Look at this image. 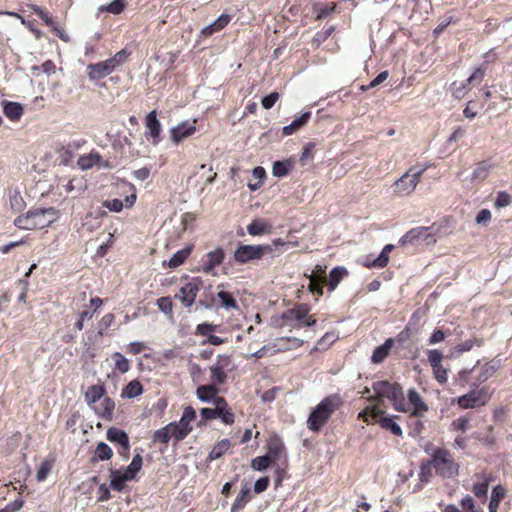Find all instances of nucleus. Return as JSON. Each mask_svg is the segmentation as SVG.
<instances>
[{
  "instance_id": "052dcab7",
  "label": "nucleus",
  "mask_w": 512,
  "mask_h": 512,
  "mask_svg": "<svg viewBox=\"0 0 512 512\" xmlns=\"http://www.w3.org/2000/svg\"><path fill=\"white\" fill-rule=\"evenodd\" d=\"M52 469V463L48 460H44L41 462L40 466L37 469L36 478L39 482L44 481L48 474Z\"/></svg>"
},
{
  "instance_id": "69168bd1",
  "label": "nucleus",
  "mask_w": 512,
  "mask_h": 512,
  "mask_svg": "<svg viewBox=\"0 0 512 512\" xmlns=\"http://www.w3.org/2000/svg\"><path fill=\"white\" fill-rule=\"evenodd\" d=\"M469 88H465L464 83H457L456 81L451 84L452 96L456 99H462L468 93Z\"/></svg>"
},
{
  "instance_id": "58836bf2",
  "label": "nucleus",
  "mask_w": 512,
  "mask_h": 512,
  "mask_svg": "<svg viewBox=\"0 0 512 512\" xmlns=\"http://www.w3.org/2000/svg\"><path fill=\"white\" fill-rule=\"evenodd\" d=\"M87 75L90 80H100L108 76L110 73L107 70L104 62L89 64L86 68Z\"/></svg>"
},
{
  "instance_id": "c85d7f7f",
  "label": "nucleus",
  "mask_w": 512,
  "mask_h": 512,
  "mask_svg": "<svg viewBox=\"0 0 512 512\" xmlns=\"http://www.w3.org/2000/svg\"><path fill=\"white\" fill-rule=\"evenodd\" d=\"M172 438L176 441L175 427L170 423L156 430L152 436L154 443H161L165 446V448H167L168 442Z\"/></svg>"
},
{
  "instance_id": "4c0bfd02",
  "label": "nucleus",
  "mask_w": 512,
  "mask_h": 512,
  "mask_svg": "<svg viewBox=\"0 0 512 512\" xmlns=\"http://www.w3.org/2000/svg\"><path fill=\"white\" fill-rule=\"evenodd\" d=\"M105 388L102 385H91L85 392V401L89 406L104 398Z\"/></svg>"
},
{
  "instance_id": "ddd939ff",
  "label": "nucleus",
  "mask_w": 512,
  "mask_h": 512,
  "mask_svg": "<svg viewBox=\"0 0 512 512\" xmlns=\"http://www.w3.org/2000/svg\"><path fill=\"white\" fill-rule=\"evenodd\" d=\"M196 419V411L192 406H187L178 422H171L175 427L176 442L184 440L193 430L191 423Z\"/></svg>"
},
{
  "instance_id": "c9c22d12",
  "label": "nucleus",
  "mask_w": 512,
  "mask_h": 512,
  "mask_svg": "<svg viewBox=\"0 0 512 512\" xmlns=\"http://www.w3.org/2000/svg\"><path fill=\"white\" fill-rule=\"evenodd\" d=\"M251 499H252L251 489L246 484L242 487L240 493L237 495L236 499L234 500L232 507H231V512H238V511L242 510Z\"/></svg>"
},
{
  "instance_id": "5fc2aeb1",
  "label": "nucleus",
  "mask_w": 512,
  "mask_h": 512,
  "mask_svg": "<svg viewBox=\"0 0 512 512\" xmlns=\"http://www.w3.org/2000/svg\"><path fill=\"white\" fill-rule=\"evenodd\" d=\"M470 417L461 416L452 421L450 425V430L452 431H460L462 433L466 432L470 426Z\"/></svg>"
},
{
  "instance_id": "a211bd4d",
  "label": "nucleus",
  "mask_w": 512,
  "mask_h": 512,
  "mask_svg": "<svg viewBox=\"0 0 512 512\" xmlns=\"http://www.w3.org/2000/svg\"><path fill=\"white\" fill-rule=\"evenodd\" d=\"M225 259V252L223 248L218 247L213 251L208 252L202 259L200 270L206 274L215 275L214 269L221 265Z\"/></svg>"
},
{
  "instance_id": "412c9836",
  "label": "nucleus",
  "mask_w": 512,
  "mask_h": 512,
  "mask_svg": "<svg viewBox=\"0 0 512 512\" xmlns=\"http://www.w3.org/2000/svg\"><path fill=\"white\" fill-rule=\"evenodd\" d=\"M311 308L306 303H300L293 308L286 310L282 314V319L286 324H291L296 321L299 323L298 327L303 326V320L310 312Z\"/></svg>"
},
{
  "instance_id": "2eb2a0df",
  "label": "nucleus",
  "mask_w": 512,
  "mask_h": 512,
  "mask_svg": "<svg viewBox=\"0 0 512 512\" xmlns=\"http://www.w3.org/2000/svg\"><path fill=\"white\" fill-rule=\"evenodd\" d=\"M231 363L230 355L223 354L217 356L216 363L210 367L211 380L213 383L223 385L227 381V371L230 370L229 367Z\"/></svg>"
},
{
  "instance_id": "0eeeda50",
  "label": "nucleus",
  "mask_w": 512,
  "mask_h": 512,
  "mask_svg": "<svg viewBox=\"0 0 512 512\" xmlns=\"http://www.w3.org/2000/svg\"><path fill=\"white\" fill-rule=\"evenodd\" d=\"M48 214H53L52 208L31 210L24 215L18 216L14 224L24 230L43 229L53 221L51 217H47Z\"/></svg>"
},
{
  "instance_id": "f257e3e1",
  "label": "nucleus",
  "mask_w": 512,
  "mask_h": 512,
  "mask_svg": "<svg viewBox=\"0 0 512 512\" xmlns=\"http://www.w3.org/2000/svg\"><path fill=\"white\" fill-rule=\"evenodd\" d=\"M424 452L429 456L437 476L452 479L459 475L460 465L449 449L429 442L424 446Z\"/></svg>"
},
{
  "instance_id": "423d86ee",
  "label": "nucleus",
  "mask_w": 512,
  "mask_h": 512,
  "mask_svg": "<svg viewBox=\"0 0 512 512\" xmlns=\"http://www.w3.org/2000/svg\"><path fill=\"white\" fill-rule=\"evenodd\" d=\"M366 423H378L380 427L386 431L391 432L394 436L402 437L403 432L401 427L396 423L399 416H389L386 412L378 406H368L358 415Z\"/></svg>"
},
{
  "instance_id": "cd10ccee",
  "label": "nucleus",
  "mask_w": 512,
  "mask_h": 512,
  "mask_svg": "<svg viewBox=\"0 0 512 512\" xmlns=\"http://www.w3.org/2000/svg\"><path fill=\"white\" fill-rule=\"evenodd\" d=\"M395 344L394 338H388L385 342L376 347L371 356V362L373 364H380L390 355V352Z\"/></svg>"
},
{
  "instance_id": "6e6552de",
  "label": "nucleus",
  "mask_w": 512,
  "mask_h": 512,
  "mask_svg": "<svg viewBox=\"0 0 512 512\" xmlns=\"http://www.w3.org/2000/svg\"><path fill=\"white\" fill-rule=\"evenodd\" d=\"M184 279L186 282L180 287L179 292L174 295V299L179 300L183 307L190 308L195 303L204 282L198 276H185Z\"/></svg>"
},
{
  "instance_id": "f03ea898",
  "label": "nucleus",
  "mask_w": 512,
  "mask_h": 512,
  "mask_svg": "<svg viewBox=\"0 0 512 512\" xmlns=\"http://www.w3.org/2000/svg\"><path fill=\"white\" fill-rule=\"evenodd\" d=\"M343 404L344 400L338 393L326 396L311 410L306 422L307 428L313 433H319Z\"/></svg>"
},
{
  "instance_id": "79ce46f5",
  "label": "nucleus",
  "mask_w": 512,
  "mask_h": 512,
  "mask_svg": "<svg viewBox=\"0 0 512 512\" xmlns=\"http://www.w3.org/2000/svg\"><path fill=\"white\" fill-rule=\"evenodd\" d=\"M193 250V246H186L183 249L177 251L169 260L168 266L170 268H177L181 266L187 258L190 256L191 252Z\"/></svg>"
},
{
  "instance_id": "c03bdc74",
  "label": "nucleus",
  "mask_w": 512,
  "mask_h": 512,
  "mask_svg": "<svg viewBox=\"0 0 512 512\" xmlns=\"http://www.w3.org/2000/svg\"><path fill=\"white\" fill-rule=\"evenodd\" d=\"M142 463V457L139 454L135 455L125 471L122 472L124 474V479H129L130 481L135 479L137 473L142 468Z\"/></svg>"
},
{
  "instance_id": "13d9d810",
  "label": "nucleus",
  "mask_w": 512,
  "mask_h": 512,
  "mask_svg": "<svg viewBox=\"0 0 512 512\" xmlns=\"http://www.w3.org/2000/svg\"><path fill=\"white\" fill-rule=\"evenodd\" d=\"M489 488V480L485 479L483 482H476L473 484L472 492L477 498H486Z\"/></svg>"
},
{
  "instance_id": "39448f33",
  "label": "nucleus",
  "mask_w": 512,
  "mask_h": 512,
  "mask_svg": "<svg viewBox=\"0 0 512 512\" xmlns=\"http://www.w3.org/2000/svg\"><path fill=\"white\" fill-rule=\"evenodd\" d=\"M429 167L430 165L428 164H416L411 166L392 184L393 194L397 197L411 195L416 190L423 174Z\"/></svg>"
},
{
  "instance_id": "774afa93",
  "label": "nucleus",
  "mask_w": 512,
  "mask_h": 512,
  "mask_svg": "<svg viewBox=\"0 0 512 512\" xmlns=\"http://www.w3.org/2000/svg\"><path fill=\"white\" fill-rule=\"evenodd\" d=\"M434 378L437 380L440 384H445L448 380V371L446 368L443 367V365L436 366L432 368Z\"/></svg>"
},
{
  "instance_id": "a19ab883",
  "label": "nucleus",
  "mask_w": 512,
  "mask_h": 512,
  "mask_svg": "<svg viewBox=\"0 0 512 512\" xmlns=\"http://www.w3.org/2000/svg\"><path fill=\"white\" fill-rule=\"evenodd\" d=\"M113 456V450L109 445L104 442H99L96 446L93 457L91 458L92 462L98 461H106L110 460Z\"/></svg>"
},
{
  "instance_id": "c756f323",
  "label": "nucleus",
  "mask_w": 512,
  "mask_h": 512,
  "mask_svg": "<svg viewBox=\"0 0 512 512\" xmlns=\"http://www.w3.org/2000/svg\"><path fill=\"white\" fill-rule=\"evenodd\" d=\"M218 384L211 383L207 385H200L196 389V395L199 400L202 402H213L215 403V399L218 398L219 389L217 387Z\"/></svg>"
},
{
  "instance_id": "a878e982",
  "label": "nucleus",
  "mask_w": 512,
  "mask_h": 512,
  "mask_svg": "<svg viewBox=\"0 0 512 512\" xmlns=\"http://www.w3.org/2000/svg\"><path fill=\"white\" fill-rule=\"evenodd\" d=\"M95 413L105 421H111L115 410V402L110 397H104L98 406L93 407Z\"/></svg>"
},
{
  "instance_id": "4468645a",
  "label": "nucleus",
  "mask_w": 512,
  "mask_h": 512,
  "mask_svg": "<svg viewBox=\"0 0 512 512\" xmlns=\"http://www.w3.org/2000/svg\"><path fill=\"white\" fill-rule=\"evenodd\" d=\"M27 7L32 10L35 14H37L41 20L48 26L50 27L51 31L57 36L59 37L62 41L64 42H69L70 41V36L64 31L63 28H61L57 22H55V20L53 19V17L50 15V13L36 5V4H28Z\"/></svg>"
},
{
  "instance_id": "bf43d9fd",
  "label": "nucleus",
  "mask_w": 512,
  "mask_h": 512,
  "mask_svg": "<svg viewBox=\"0 0 512 512\" xmlns=\"http://www.w3.org/2000/svg\"><path fill=\"white\" fill-rule=\"evenodd\" d=\"M9 16L15 17L21 21L23 25H25L37 39L41 38V31L34 27V21H27L23 16L16 12H7Z\"/></svg>"
},
{
  "instance_id": "4d7b16f0",
  "label": "nucleus",
  "mask_w": 512,
  "mask_h": 512,
  "mask_svg": "<svg viewBox=\"0 0 512 512\" xmlns=\"http://www.w3.org/2000/svg\"><path fill=\"white\" fill-rule=\"evenodd\" d=\"M482 345H483L482 339L474 338V339L465 340L464 342L458 344L455 347V349L459 353H464V352L470 351L474 346L480 347Z\"/></svg>"
},
{
  "instance_id": "20e7f679",
  "label": "nucleus",
  "mask_w": 512,
  "mask_h": 512,
  "mask_svg": "<svg viewBox=\"0 0 512 512\" xmlns=\"http://www.w3.org/2000/svg\"><path fill=\"white\" fill-rule=\"evenodd\" d=\"M372 389L375 392V395L369 398L370 401L386 398L392 402L393 408L396 411H410V408L407 406L405 401L403 389L399 383L380 380L372 384Z\"/></svg>"
},
{
  "instance_id": "a18cd8bd",
  "label": "nucleus",
  "mask_w": 512,
  "mask_h": 512,
  "mask_svg": "<svg viewBox=\"0 0 512 512\" xmlns=\"http://www.w3.org/2000/svg\"><path fill=\"white\" fill-rule=\"evenodd\" d=\"M110 477V487L117 492L123 491L125 488V482L130 481L129 479H124V474L115 469H110Z\"/></svg>"
},
{
  "instance_id": "aec40b11",
  "label": "nucleus",
  "mask_w": 512,
  "mask_h": 512,
  "mask_svg": "<svg viewBox=\"0 0 512 512\" xmlns=\"http://www.w3.org/2000/svg\"><path fill=\"white\" fill-rule=\"evenodd\" d=\"M407 396L408 403L406 404L410 408V411L407 413L410 414V417H421L428 411V405L423 401L421 395L415 389H410Z\"/></svg>"
},
{
  "instance_id": "37998d69",
  "label": "nucleus",
  "mask_w": 512,
  "mask_h": 512,
  "mask_svg": "<svg viewBox=\"0 0 512 512\" xmlns=\"http://www.w3.org/2000/svg\"><path fill=\"white\" fill-rule=\"evenodd\" d=\"M143 393V386L137 379L130 381L121 392L123 398H135Z\"/></svg>"
},
{
  "instance_id": "f704fd0d",
  "label": "nucleus",
  "mask_w": 512,
  "mask_h": 512,
  "mask_svg": "<svg viewBox=\"0 0 512 512\" xmlns=\"http://www.w3.org/2000/svg\"><path fill=\"white\" fill-rule=\"evenodd\" d=\"M272 225L264 219L253 220L248 226L247 231L251 236H260L269 234L271 232Z\"/></svg>"
},
{
  "instance_id": "b1692460",
  "label": "nucleus",
  "mask_w": 512,
  "mask_h": 512,
  "mask_svg": "<svg viewBox=\"0 0 512 512\" xmlns=\"http://www.w3.org/2000/svg\"><path fill=\"white\" fill-rule=\"evenodd\" d=\"M216 417L220 418L221 421L226 425H232L235 422V414L229 407L224 397H218L214 403Z\"/></svg>"
},
{
  "instance_id": "393cba45",
  "label": "nucleus",
  "mask_w": 512,
  "mask_h": 512,
  "mask_svg": "<svg viewBox=\"0 0 512 512\" xmlns=\"http://www.w3.org/2000/svg\"><path fill=\"white\" fill-rule=\"evenodd\" d=\"M106 438L108 441L120 445L119 453L121 455L128 454L130 448L129 437L123 430L114 427L109 428L106 433Z\"/></svg>"
},
{
  "instance_id": "dca6fc26",
  "label": "nucleus",
  "mask_w": 512,
  "mask_h": 512,
  "mask_svg": "<svg viewBox=\"0 0 512 512\" xmlns=\"http://www.w3.org/2000/svg\"><path fill=\"white\" fill-rule=\"evenodd\" d=\"M267 456L275 463H287V452L282 439L276 435H271L266 442Z\"/></svg>"
},
{
  "instance_id": "5701e85b",
  "label": "nucleus",
  "mask_w": 512,
  "mask_h": 512,
  "mask_svg": "<svg viewBox=\"0 0 512 512\" xmlns=\"http://www.w3.org/2000/svg\"><path fill=\"white\" fill-rule=\"evenodd\" d=\"M145 126L147 129L146 136H150L152 138L153 144L157 145L160 142L162 126L157 119L156 110H153L147 114L145 118Z\"/></svg>"
},
{
  "instance_id": "0e129e2a",
  "label": "nucleus",
  "mask_w": 512,
  "mask_h": 512,
  "mask_svg": "<svg viewBox=\"0 0 512 512\" xmlns=\"http://www.w3.org/2000/svg\"><path fill=\"white\" fill-rule=\"evenodd\" d=\"M512 203V197L506 191H499L496 196L495 206L498 208L507 207Z\"/></svg>"
},
{
  "instance_id": "338daca9",
  "label": "nucleus",
  "mask_w": 512,
  "mask_h": 512,
  "mask_svg": "<svg viewBox=\"0 0 512 512\" xmlns=\"http://www.w3.org/2000/svg\"><path fill=\"white\" fill-rule=\"evenodd\" d=\"M389 255L386 252L381 251L380 255L372 262H368L365 265L367 267L384 268L389 263Z\"/></svg>"
},
{
  "instance_id": "864d4df0",
  "label": "nucleus",
  "mask_w": 512,
  "mask_h": 512,
  "mask_svg": "<svg viewBox=\"0 0 512 512\" xmlns=\"http://www.w3.org/2000/svg\"><path fill=\"white\" fill-rule=\"evenodd\" d=\"M272 464H274V462L265 454L252 459L251 468L255 471H263Z\"/></svg>"
},
{
  "instance_id": "ea45409f",
  "label": "nucleus",
  "mask_w": 512,
  "mask_h": 512,
  "mask_svg": "<svg viewBox=\"0 0 512 512\" xmlns=\"http://www.w3.org/2000/svg\"><path fill=\"white\" fill-rule=\"evenodd\" d=\"M231 447V441L229 439H222L216 443L208 455V460L213 461L221 458L225 455Z\"/></svg>"
},
{
  "instance_id": "49530a36",
  "label": "nucleus",
  "mask_w": 512,
  "mask_h": 512,
  "mask_svg": "<svg viewBox=\"0 0 512 512\" xmlns=\"http://www.w3.org/2000/svg\"><path fill=\"white\" fill-rule=\"evenodd\" d=\"M491 167L492 165L486 161H481L477 163L472 173V180L479 182L484 181L489 176Z\"/></svg>"
},
{
  "instance_id": "6ab92c4d",
  "label": "nucleus",
  "mask_w": 512,
  "mask_h": 512,
  "mask_svg": "<svg viewBox=\"0 0 512 512\" xmlns=\"http://www.w3.org/2000/svg\"><path fill=\"white\" fill-rule=\"evenodd\" d=\"M197 119H194L192 122L183 121L179 123L176 127L170 129V138L173 143L179 144L184 139L192 136L197 131L196 124Z\"/></svg>"
},
{
  "instance_id": "680f3d73",
  "label": "nucleus",
  "mask_w": 512,
  "mask_h": 512,
  "mask_svg": "<svg viewBox=\"0 0 512 512\" xmlns=\"http://www.w3.org/2000/svg\"><path fill=\"white\" fill-rule=\"evenodd\" d=\"M157 306L165 314H172L173 312V303L171 297L169 296H163L158 298Z\"/></svg>"
},
{
  "instance_id": "7ed1b4c3",
  "label": "nucleus",
  "mask_w": 512,
  "mask_h": 512,
  "mask_svg": "<svg viewBox=\"0 0 512 512\" xmlns=\"http://www.w3.org/2000/svg\"><path fill=\"white\" fill-rule=\"evenodd\" d=\"M289 242L280 238L274 239L271 244L265 245H239L234 252V260L239 264H246L253 260L262 259L265 256L275 257L283 253V247H288Z\"/></svg>"
},
{
  "instance_id": "72a5a7b5",
  "label": "nucleus",
  "mask_w": 512,
  "mask_h": 512,
  "mask_svg": "<svg viewBox=\"0 0 512 512\" xmlns=\"http://www.w3.org/2000/svg\"><path fill=\"white\" fill-rule=\"evenodd\" d=\"M3 113L9 120L17 122L21 119L24 108L18 102L6 101L3 106Z\"/></svg>"
},
{
  "instance_id": "f8f14e48",
  "label": "nucleus",
  "mask_w": 512,
  "mask_h": 512,
  "mask_svg": "<svg viewBox=\"0 0 512 512\" xmlns=\"http://www.w3.org/2000/svg\"><path fill=\"white\" fill-rule=\"evenodd\" d=\"M495 368L493 365L489 363H485L482 366H475L473 369L467 371H461L458 374V384L461 387H465L470 382V376L474 373H477L476 375V382L473 383V386H477L478 383L485 382L489 378H491L495 374Z\"/></svg>"
},
{
  "instance_id": "09e8293b",
  "label": "nucleus",
  "mask_w": 512,
  "mask_h": 512,
  "mask_svg": "<svg viewBox=\"0 0 512 512\" xmlns=\"http://www.w3.org/2000/svg\"><path fill=\"white\" fill-rule=\"evenodd\" d=\"M111 358L114 361V371L124 374L130 370L129 360L120 352H114L111 355Z\"/></svg>"
},
{
  "instance_id": "de8ad7c7",
  "label": "nucleus",
  "mask_w": 512,
  "mask_h": 512,
  "mask_svg": "<svg viewBox=\"0 0 512 512\" xmlns=\"http://www.w3.org/2000/svg\"><path fill=\"white\" fill-rule=\"evenodd\" d=\"M293 168L291 160L276 161L272 167V173L275 177L287 176Z\"/></svg>"
},
{
  "instance_id": "4be33fe9",
  "label": "nucleus",
  "mask_w": 512,
  "mask_h": 512,
  "mask_svg": "<svg viewBox=\"0 0 512 512\" xmlns=\"http://www.w3.org/2000/svg\"><path fill=\"white\" fill-rule=\"evenodd\" d=\"M77 165L82 170L91 169L94 166L110 168L109 161H103L98 152H90L89 154L82 155L77 160Z\"/></svg>"
},
{
  "instance_id": "9d476101",
  "label": "nucleus",
  "mask_w": 512,
  "mask_h": 512,
  "mask_svg": "<svg viewBox=\"0 0 512 512\" xmlns=\"http://www.w3.org/2000/svg\"><path fill=\"white\" fill-rule=\"evenodd\" d=\"M432 230H434V225L430 227L419 226L412 228L400 238L399 243L402 246L415 244L419 240H423L426 244L436 243V232H432Z\"/></svg>"
},
{
  "instance_id": "e433bc0d",
  "label": "nucleus",
  "mask_w": 512,
  "mask_h": 512,
  "mask_svg": "<svg viewBox=\"0 0 512 512\" xmlns=\"http://www.w3.org/2000/svg\"><path fill=\"white\" fill-rule=\"evenodd\" d=\"M63 188L67 194H72L73 197H77L85 191L86 183L82 177H74L69 179Z\"/></svg>"
},
{
  "instance_id": "e2e57ef3",
  "label": "nucleus",
  "mask_w": 512,
  "mask_h": 512,
  "mask_svg": "<svg viewBox=\"0 0 512 512\" xmlns=\"http://www.w3.org/2000/svg\"><path fill=\"white\" fill-rule=\"evenodd\" d=\"M428 362L431 368L442 365L443 354L437 349L428 350Z\"/></svg>"
},
{
  "instance_id": "473e14b6",
  "label": "nucleus",
  "mask_w": 512,
  "mask_h": 512,
  "mask_svg": "<svg viewBox=\"0 0 512 512\" xmlns=\"http://www.w3.org/2000/svg\"><path fill=\"white\" fill-rule=\"evenodd\" d=\"M311 117V112H303L300 116L296 117L291 124L282 128V135L289 136L297 132L300 128L305 126Z\"/></svg>"
},
{
  "instance_id": "6e6d98bb",
  "label": "nucleus",
  "mask_w": 512,
  "mask_h": 512,
  "mask_svg": "<svg viewBox=\"0 0 512 512\" xmlns=\"http://www.w3.org/2000/svg\"><path fill=\"white\" fill-rule=\"evenodd\" d=\"M434 467L430 464L429 458L420 464L419 478L422 482H429Z\"/></svg>"
},
{
  "instance_id": "f3484780",
  "label": "nucleus",
  "mask_w": 512,
  "mask_h": 512,
  "mask_svg": "<svg viewBox=\"0 0 512 512\" xmlns=\"http://www.w3.org/2000/svg\"><path fill=\"white\" fill-rule=\"evenodd\" d=\"M128 187V192H130V195H127L125 198V203L120 199H112V200H105L102 205L103 207L107 208L111 212H121L124 208H131L134 206L136 199H137V190L134 184L129 183L127 181H123Z\"/></svg>"
},
{
  "instance_id": "1a4fd4ad",
  "label": "nucleus",
  "mask_w": 512,
  "mask_h": 512,
  "mask_svg": "<svg viewBox=\"0 0 512 512\" xmlns=\"http://www.w3.org/2000/svg\"><path fill=\"white\" fill-rule=\"evenodd\" d=\"M490 399L489 389L486 386L473 388L468 393L458 397L457 405L461 409L476 408L485 405Z\"/></svg>"
},
{
  "instance_id": "9b49d317",
  "label": "nucleus",
  "mask_w": 512,
  "mask_h": 512,
  "mask_svg": "<svg viewBox=\"0 0 512 512\" xmlns=\"http://www.w3.org/2000/svg\"><path fill=\"white\" fill-rule=\"evenodd\" d=\"M216 299L218 306L224 308L227 311L239 310V305L234 296L230 292L224 290H220L217 293L216 298L211 294L209 297L205 296L201 298L198 303L200 306L206 309H211L216 305Z\"/></svg>"
},
{
  "instance_id": "2f4dec72",
  "label": "nucleus",
  "mask_w": 512,
  "mask_h": 512,
  "mask_svg": "<svg viewBox=\"0 0 512 512\" xmlns=\"http://www.w3.org/2000/svg\"><path fill=\"white\" fill-rule=\"evenodd\" d=\"M507 489L505 486L498 484L493 487L491 498L488 504L489 512H498L501 501L506 497Z\"/></svg>"
},
{
  "instance_id": "7c9ffc66",
  "label": "nucleus",
  "mask_w": 512,
  "mask_h": 512,
  "mask_svg": "<svg viewBox=\"0 0 512 512\" xmlns=\"http://www.w3.org/2000/svg\"><path fill=\"white\" fill-rule=\"evenodd\" d=\"M231 21L229 14H221L213 23L202 29L201 34L205 37H210L214 33L223 30Z\"/></svg>"
},
{
  "instance_id": "8fccbe9b",
  "label": "nucleus",
  "mask_w": 512,
  "mask_h": 512,
  "mask_svg": "<svg viewBox=\"0 0 512 512\" xmlns=\"http://www.w3.org/2000/svg\"><path fill=\"white\" fill-rule=\"evenodd\" d=\"M126 6L127 2L125 0H113L107 5L100 6L99 12H108L113 15H119L125 10Z\"/></svg>"
},
{
  "instance_id": "3c124183",
  "label": "nucleus",
  "mask_w": 512,
  "mask_h": 512,
  "mask_svg": "<svg viewBox=\"0 0 512 512\" xmlns=\"http://www.w3.org/2000/svg\"><path fill=\"white\" fill-rule=\"evenodd\" d=\"M337 335L333 332L325 333L315 344L313 351H324L327 350L330 345L335 342Z\"/></svg>"
},
{
  "instance_id": "603ef678",
  "label": "nucleus",
  "mask_w": 512,
  "mask_h": 512,
  "mask_svg": "<svg viewBox=\"0 0 512 512\" xmlns=\"http://www.w3.org/2000/svg\"><path fill=\"white\" fill-rule=\"evenodd\" d=\"M305 277L309 279V285H308V291L312 294L317 295V299L324 294V284L325 281L316 279L314 276H308L307 273H305Z\"/></svg>"
},
{
  "instance_id": "bb28decb",
  "label": "nucleus",
  "mask_w": 512,
  "mask_h": 512,
  "mask_svg": "<svg viewBox=\"0 0 512 512\" xmlns=\"http://www.w3.org/2000/svg\"><path fill=\"white\" fill-rule=\"evenodd\" d=\"M349 275L348 270L344 266L334 267L328 278H326V285L329 292H333L340 282Z\"/></svg>"
}]
</instances>
